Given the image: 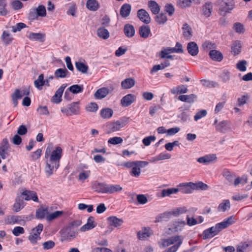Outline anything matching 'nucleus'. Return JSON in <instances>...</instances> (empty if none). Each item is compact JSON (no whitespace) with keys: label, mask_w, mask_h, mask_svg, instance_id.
I'll use <instances>...</instances> for the list:
<instances>
[{"label":"nucleus","mask_w":252,"mask_h":252,"mask_svg":"<svg viewBox=\"0 0 252 252\" xmlns=\"http://www.w3.org/2000/svg\"><path fill=\"white\" fill-rule=\"evenodd\" d=\"M135 84L134 79L132 78H128L121 82V87L123 89H128L133 87Z\"/></svg>","instance_id":"obj_26"},{"label":"nucleus","mask_w":252,"mask_h":252,"mask_svg":"<svg viewBox=\"0 0 252 252\" xmlns=\"http://www.w3.org/2000/svg\"><path fill=\"white\" fill-rule=\"evenodd\" d=\"M83 85H73L69 87L68 90L72 93L76 94L82 93L83 91Z\"/></svg>","instance_id":"obj_49"},{"label":"nucleus","mask_w":252,"mask_h":252,"mask_svg":"<svg viewBox=\"0 0 252 252\" xmlns=\"http://www.w3.org/2000/svg\"><path fill=\"white\" fill-rule=\"evenodd\" d=\"M108 224L115 227L120 226L123 223V220L121 219H119L115 216L109 217L107 219Z\"/></svg>","instance_id":"obj_23"},{"label":"nucleus","mask_w":252,"mask_h":252,"mask_svg":"<svg viewBox=\"0 0 252 252\" xmlns=\"http://www.w3.org/2000/svg\"><path fill=\"white\" fill-rule=\"evenodd\" d=\"M202 47L204 50L208 51L211 49L215 48L216 45L212 42L206 41L202 44Z\"/></svg>","instance_id":"obj_61"},{"label":"nucleus","mask_w":252,"mask_h":252,"mask_svg":"<svg viewBox=\"0 0 252 252\" xmlns=\"http://www.w3.org/2000/svg\"><path fill=\"white\" fill-rule=\"evenodd\" d=\"M37 15L40 17H45L46 15V10L45 7L43 5H39L35 9Z\"/></svg>","instance_id":"obj_57"},{"label":"nucleus","mask_w":252,"mask_h":252,"mask_svg":"<svg viewBox=\"0 0 252 252\" xmlns=\"http://www.w3.org/2000/svg\"><path fill=\"white\" fill-rule=\"evenodd\" d=\"M247 62L245 60H242L237 63L236 64L237 68L241 71H245L247 69L246 65Z\"/></svg>","instance_id":"obj_62"},{"label":"nucleus","mask_w":252,"mask_h":252,"mask_svg":"<svg viewBox=\"0 0 252 252\" xmlns=\"http://www.w3.org/2000/svg\"><path fill=\"white\" fill-rule=\"evenodd\" d=\"M212 10L213 5L211 2H207L203 6V14L206 17H209L211 16Z\"/></svg>","instance_id":"obj_36"},{"label":"nucleus","mask_w":252,"mask_h":252,"mask_svg":"<svg viewBox=\"0 0 252 252\" xmlns=\"http://www.w3.org/2000/svg\"><path fill=\"white\" fill-rule=\"evenodd\" d=\"M148 6L154 14H158L160 11V7L157 2L154 0L148 1Z\"/></svg>","instance_id":"obj_37"},{"label":"nucleus","mask_w":252,"mask_h":252,"mask_svg":"<svg viewBox=\"0 0 252 252\" xmlns=\"http://www.w3.org/2000/svg\"><path fill=\"white\" fill-rule=\"evenodd\" d=\"M91 171L90 170L83 171L78 175V180L83 183L86 179H88L90 176Z\"/></svg>","instance_id":"obj_54"},{"label":"nucleus","mask_w":252,"mask_h":252,"mask_svg":"<svg viewBox=\"0 0 252 252\" xmlns=\"http://www.w3.org/2000/svg\"><path fill=\"white\" fill-rule=\"evenodd\" d=\"M152 235L150 230H145L144 231H139L137 233V237L139 240H144Z\"/></svg>","instance_id":"obj_51"},{"label":"nucleus","mask_w":252,"mask_h":252,"mask_svg":"<svg viewBox=\"0 0 252 252\" xmlns=\"http://www.w3.org/2000/svg\"><path fill=\"white\" fill-rule=\"evenodd\" d=\"M42 150L40 149H37L36 151L31 153V158L32 160H36L38 159L41 155Z\"/></svg>","instance_id":"obj_63"},{"label":"nucleus","mask_w":252,"mask_h":252,"mask_svg":"<svg viewBox=\"0 0 252 252\" xmlns=\"http://www.w3.org/2000/svg\"><path fill=\"white\" fill-rule=\"evenodd\" d=\"M179 191L178 188H168L162 190L161 192V196L162 197H165L166 196H169L171 194H176Z\"/></svg>","instance_id":"obj_42"},{"label":"nucleus","mask_w":252,"mask_h":252,"mask_svg":"<svg viewBox=\"0 0 252 252\" xmlns=\"http://www.w3.org/2000/svg\"><path fill=\"white\" fill-rule=\"evenodd\" d=\"M107 184L105 183L94 182L92 185V189L99 193H106Z\"/></svg>","instance_id":"obj_14"},{"label":"nucleus","mask_w":252,"mask_h":252,"mask_svg":"<svg viewBox=\"0 0 252 252\" xmlns=\"http://www.w3.org/2000/svg\"><path fill=\"white\" fill-rule=\"evenodd\" d=\"M63 212L62 211H57L54 212L53 213L49 214L47 216V220L48 221H51L59 217L62 216L63 214Z\"/></svg>","instance_id":"obj_56"},{"label":"nucleus","mask_w":252,"mask_h":252,"mask_svg":"<svg viewBox=\"0 0 252 252\" xmlns=\"http://www.w3.org/2000/svg\"><path fill=\"white\" fill-rule=\"evenodd\" d=\"M7 2L6 0H0V15L5 16L8 12L6 8Z\"/></svg>","instance_id":"obj_52"},{"label":"nucleus","mask_w":252,"mask_h":252,"mask_svg":"<svg viewBox=\"0 0 252 252\" xmlns=\"http://www.w3.org/2000/svg\"><path fill=\"white\" fill-rule=\"evenodd\" d=\"M86 7L91 11H96L99 7L98 2L96 0H88L86 3Z\"/></svg>","instance_id":"obj_32"},{"label":"nucleus","mask_w":252,"mask_h":252,"mask_svg":"<svg viewBox=\"0 0 252 252\" xmlns=\"http://www.w3.org/2000/svg\"><path fill=\"white\" fill-rule=\"evenodd\" d=\"M97 36L103 39H107L109 37L110 33L108 31L104 28H99L97 30Z\"/></svg>","instance_id":"obj_38"},{"label":"nucleus","mask_w":252,"mask_h":252,"mask_svg":"<svg viewBox=\"0 0 252 252\" xmlns=\"http://www.w3.org/2000/svg\"><path fill=\"white\" fill-rule=\"evenodd\" d=\"M77 235V233L73 228L69 227L66 228L62 233V238L66 241H71L74 239Z\"/></svg>","instance_id":"obj_9"},{"label":"nucleus","mask_w":252,"mask_h":252,"mask_svg":"<svg viewBox=\"0 0 252 252\" xmlns=\"http://www.w3.org/2000/svg\"><path fill=\"white\" fill-rule=\"evenodd\" d=\"M66 85L63 84L56 92L52 98V101L55 103H59L62 101V97Z\"/></svg>","instance_id":"obj_12"},{"label":"nucleus","mask_w":252,"mask_h":252,"mask_svg":"<svg viewBox=\"0 0 252 252\" xmlns=\"http://www.w3.org/2000/svg\"><path fill=\"white\" fill-rule=\"evenodd\" d=\"M30 219H31L29 218L27 216H13L7 219V223L12 224L15 223H20L22 221H28Z\"/></svg>","instance_id":"obj_19"},{"label":"nucleus","mask_w":252,"mask_h":252,"mask_svg":"<svg viewBox=\"0 0 252 252\" xmlns=\"http://www.w3.org/2000/svg\"><path fill=\"white\" fill-rule=\"evenodd\" d=\"M123 190V188L119 185H107L106 193L112 194L114 192H120Z\"/></svg>","instance_id":"obj_31"},{"label":"nucleus","mask_w":252,"mask_h":252,"mask_svg":"<svg viewBox=\"0 0 252 252\" xmlns=\"http://www.w3.org/2000/svg\"><path fill=\"white\" fill-rule=\"evenodd\" d=\"M21 195L25 196L24 199L25 200L32 199L36 202H38L39 201L37 194L34 191L25 190L22 192Z\"/></svg>","instance_id":"obj_17"},{"label":"nucleus","mask_w":252,"mask_h":252,"mask_svg":"<svg viewBox=\"0 0 252 252\" xmlns=\"http://www.w3.org/2000/svg\"><path fill=\"white\" fill-rule=\"evenodd\" d=\"M79 101L73 102L68 104L65 107L61 109V112L66 116L77 115L80 112Z\"/></svg>","instance_id":"obj_7"},{"label":"nucleus","mask_w":252,"mask_h":252,"mask_svg":"<svg viewBox=\"0 0 252 252\" xmlns=\"http://www.w3.org/2000/svg\"><path fill=\"white\" fill-rule=\"evenodd\" d=\"M44 75L42 74H40L37 79L35 80L34 82L35 87L39 90L42 89V87L44 85Z\"/></svg>","instance_id":"obj_46"},{"label":"nucleus","mask_w":252,"mask_h":252,"mask_svg":"<svg viewBox=\"0 0 252 252\" xmlns=\"http://www.w3.org/2000/svg\"><path fill=\"white\" fill-rule=\"evenodd\" d=\"M229 123L227 121H222L218 123V120L216 119L215 120L214 125L216 126V130L220 132H224L227 128V126Z\"/></svg>","instance_id":"obj_22"},{"label":"nucleus","mask_w":252,"mask_h":252,"mask_svg":"<svg viewBox=\"0 0 252 252\" xmlns=\"http://www.w3.org/2000/svg\"><path fill=\"white\" fill-rule=\"evenodd\" d=\"M62 149L60 147H57L50 155V151L47 148L45 153V158H48L47 160L45 167V172L47 176H50L53 174L54 169H58L60 166V161L62 156Z\"/></svg>","instance_id":"obj_1"},{"label":"nucleus","mask_w":252,"mask_h":252,"mask_svg":"<svg viewBox=\"0 0 252 252\" xmlns=\"http://www.w3.org/2000/svg\"><path fill=\"white\" fill-rule=\"evenodd\" d=\"M196 98V95L194 94L189 95H181L178 97V99L183 101L189 103H192L194 102V99Z\"/></svg>","instance_id":"obj_39"},{"label":"nucleus","mask_w":252,"mask_h":252,"mask_svg":"<svg viewBox=\"0 0 252 252\" xmlns=\"http://www.w3.org/2000/svg\"><path fill=\"white\" fill-rule=\"evenodd\" d=\"M148 164V162L145 161H127L121 164L127 168H131L129 174L131 176L137 178L141 174V168L146 167Z\"/></svg>","instance_id":"obj_3"},{"label":"nucleus","mask_w":252,"mask_h":252,"mask_svg":"<svg viewBox=\"0 0 252 252\" xmlns=\"http://www.w3.org/2000/svg\"><path fill=\"white\" fill-rule=\"evenodd\" d=\"M23 96L22 92H21L19 89L15 90L14 93L12 94V100L15 107L18 104V100L21 99Z\"/></svg>","instance_id":"obj_35"},{"label":"nucleus","mask_w":252,"mask_h":252,"mask_svg":"<svg viewBox=\"0 0 252 252\" xmlns=\"http://www.w3.org/2000/svg\"><path fill=\"white\" fill-rule=\"evenodd\" d=\"M9 148L8 140L4 138L0 143V156L3 159L6 158L8 156V149Z\"/></svg>","instance_id":"obj_8"},{"label":"nucleus","mask_w":252,"mask_h":252,"mask_svg":"<svg viewBox=\"0 0 252 252\" xmlns=\"http://www.w3.org/2000/svg\"><path fill=\"white\" fill-rule=\"evenodd\" d=\"M29 38L33 41L40 40L43 37V34L40 33L31 32L28 36Z\"/></svg>","instance_id":"obj_59"},{"label":"nucleus","mask_w":252,"mask_h":252,"mask_svg":"<svg viewBox=\"0 0 252 252\" xmlns=\"http://www.w3.org/2000/svg\"><path fill=\"white\" fill-rule=\"evenodd\" d=\"M183 241V237L181 235H175L167 239L161 240V245L162 247L165 248L172 244L176 243L173 246H177V249L182 245Z\"/></svg>","instance_id":"obj_5"},{"label":"nucleus","mask_w":252,"mask_h":252,"mask_svg":"<svg viewBox=\"0 0 252 252\" xmlns=\"http://www.w3.org/2000/svg\"><path fill=\"white\" fill-rule=\"evenodd\" d=\"M135 100V96L134 94H129L124 96L121 100V103L123 106L127 107L131 105Z\"/></svg>","instance_id":"obj_18"},{"label":"nucleus","mask_w":252,"mask_h":252,"mask_svg":"<svg viewBox=\"0 0 252 252\" xmlns=\"http://www.w3.org/2000/svg\"><path fill=\"white\" fill-rule=\"evenodd\" d=\"M193 189L194 190L201 189V190H207L209 188L208 186L203 183L202 182H199L196 183H193Z\"/></svg>","instance_id":"obj_55"},{"label":"nucleus","mask_w":252,"mask_h":252,"mask_svg":"<svg viewBox=\"0 0 252 252\" xmlns=\"http://www.w3.org/2000/svg\"><path fill=\"white\" fill-rule=\"evenodd\" d=\"M96 225V223L94 220V218L93 217H90L87 220V222L80 227V231L81 232H85L93 229Z\"/></svg>","instance_id":"obj_15"},{"label":"nucleus","mask_w":252,"mask_h":252,"mask_svg":"<svg viewBox=\"0 0 252 252\" xmlns=\"http://www.w3.org/2000/svg\"><path fill=\"white\" fill-rule=\"evenodd\" d=\"M48 209L47 208H40L36 210V217L37 219H43L46 216L48 215Z\"/></svg>","instance_id":"obj_50"},{"label":"nucleus","mask_w":252,"mask_h":252,"mask_svg":"<svg viewBox=\"0 0 252 252\" xmlns=\"http://www.w3.org/2000/svg\"><path fill=\"white\" fill-rule=\"evenodd\" d=\"M110 93L108 88L102 87L98 89L95 93L94 96L96 99H101L106 97Z\"/></svg>","instance_id":"obj_20"},{"label":"nucleus","mask_w":252,"mask_h":252,"mask_svg":"<svg viewBox=\"0 0 252 252\" xmlns=\"http://www.w3.org/2000/svg\"><path fill=\"white\" fill-rule=\"evenodd\" d=\"M137 16L139 19L145 24L151 22V18L149 13L144 9H141L137 11Z\"/></svg>","instance_id":"obj_16"},{"label":"nucleus","mask_w":252,"mask_h":252,"mask_svg":"<svg viewBox=\"0 0 252 252\" xmlns=\"http://www.w3.org/2000/svg\"><path fill=\"white\" fill-rule=\"evenodd\" d=\"M186 225L185 220L180 219L172 220L167 225L166 232L168 234L178 233L184 229Z\"/></svg>","instance_id":"obj_4"},{"label":"nucleus","mask_w":252,"mask_h":252,"mask_svg":"<svg viewBox=\"0 0 252 252\" xmlns=\"http://www.w3.org/2000/svg\"><path fill=\"white\" fill-rule=\"evenodd\" d=\"M151 30L149 26L143 25L139 28V33L140 36L146 38L149 36Z\"/></svg>","instance_id":"obj_30"},{"label":"nucleus","mask_w":252,"mask_h":252,"mask_svg":"<svg viewBox=\"0 0 252 252\" xmlns=\"http://www.w3.org/2000/svg\"><path fill=\"white\" fill-rule=\"evenodd\" d=\"M123 139L121 137H113L109 139L108 143L112 145H117L122 143Z\"/></svg>","instance_id":"obj_60"},{"label":"nucleus","mask_w":252,"mask_h":252,"mask_svg":"<svg viewBox=\"0 0 252 252\" xmlns=\"http://www.w3.org/2000/svg\"><path fill=\"white\" fill-rule=\"evenodd\" d=\"M241 44L239 41H236L232 44L231 52L234 55L239 54L241 52Z\"/></svg>","instance_id":"obj_45"},{"label":"nucleus","mask_w":252,"mask_h":252,"mask_svg":"<svg viewBox=\"0 0 252 252\" xmlns=\"http://www.w3.org/2000/svg\"><path fill=\"white\" fill-rule=\"evenodd\" d=\"M131 10V5L128 3H125L121 7L120 15L122 17L126 18L129 15Z\"/></svg>","instance_id":"obj_25"},{"label":"nucleus","mask_w":252,"mask_h":252,"mask_svg":"<svg viewBox=\"0 0 252 252\" xmlns=\"http://www.w3.org/2000/svg\"><path fill=\"white\" fill-rule=\"evenodd\" d=\"M230 206L229 200L228 199H225L219 204L218 207V211L224 212L229 209Z\"/></svg>","instance_id":"obj_41"},{"label":"nucleus","mask_w":252,"mask_h":252,"mask_svg":"<svg viewBox=\"0 0 252 252\" xmlns=\"http://www.w3.org/2000/svg\"><path fill=\"white\" fill-rule=\"evenodd\" d=\"M127 118H122L115 122L108 123L107 125L108 129V132L112 133L120 130L127 124Z\"/></svg>","instance_id":"obj_6"},{"label":"nucleus","mask_w":252,"mask_h":252,"mask_svg":"<svg viewBox=\"0 0 252 252\" xmlns=\"http://www.w3.org/2000/svg\"><path fill=\"white\" fill-rule=\"evenodd\" d=\"M24 206V202L23 199L18 197L16 198L15 202L13 205V210L15 212L20 211Z\"/></svg>","instance_id":"obj_34"},{"label":"nucleus","mask_w":252,"mask_h":252,"mask_svg":"<svg viewBox=\"0 0 252 252\" xmlns=\"http://www.w3.org/2000/svg\"><path fill=\"white\" fill-rule=\"evenodd\" d=\"M124 32L125 35L127 37H131L135 34V29L134 27L130 24H126L124 26Z\"/></svg>","instance_id":"obj_29"},{"label":"nucleus","mask_w":252,"mask_h":252,"mask_svg":"<svg viewBox=\"0 0 252 252\" xmlns=\"http://www.w3.org/2000/svg\"><path fill=\"white\" fill-rule=\"evenodd\" d=\"M217 158L214 154L208 155L197 158V161L200 163H207L212 162Z\"/></svg>","instance_id":"obj_27"},{"label":"nucleus","mask_w":252,"mask_h":252,"mask_svg":"<svg viewBox=\"0 0 252 252\" xmlns=\"http://www.w3.org/2000/svg\"><path fill=\"white\" fill-rule=\"evenodd\" d=\"M100 114L103 119H109L113 116V111L111 108H104L101 110Z\"/></svg>","instance_id":"obj_33"},{"label":"nucleus","mask_w":252,"mask_h":252,"mask_svg":"<svg viewBox=\"0 0 252 252\" xmlns=\"http://www.w3.org/2000/svg\"><path fill=\"white\" fill-rule=\"evenodd\" d=\"M188 89L187 86L181 85L173 88L171 90V93L172 94H186L188 92Z\"/></svg>","instance_id":"obj_28"},{"label":"nucleus","mask_w":252,"mask_h":252,"mask_svg":"<svg viewBox=\"0 0 252 252\" xmlns=\"http://www.w3.org/2000/svg\"><path fill=\"white\" fill-rule=\"evenodd\" d=\"M234 222L235 220L233 216L227 218L223 221L217 223L215 226L204 230L203 232L204 239H207L214 237L222 229L227 227Z\"/></svg>","instance_id":"obj_2"},{"label":"nucleus","mask_w":252,"mask_h":252,"mask_svg":"<svg viewBox=\"0 0 252 252\" xmlns=\"http://www.w3.org/2000/svg\"><path fill=\"white\" fill-rule=\"evenodd\" d=\"M172 216H173V215L172 214V211L163 212L161 214H160L157 217V218H156L157 221H159L160 220H166V219H169Z\"/></svg>","instance_id":"obj_47"},{"label":"nucleus","mask_w":252,"mask_h":252,"mask_svg":"<svg viewBox=\"0 0 252 252\" xmlns=\"http://www.w3.org/2000/svg\"><path fill=\"white\" fill-rule=\"evenodd\" d=\"M68 71L65 68H58L55 72V77L59 78H65L66 77Z\"/></svg>","instance_id":"obj_48"},{"label":"nucleus","mask_w":252,"mask_h":252,"mask_svg":"<svg viewBox=\"0 0 252 252\" xmlns=\"http://www.w3.org/2000/svg\"><path fill=\"white\" fill-rule=\"evenodd\" d=\"M248 182L247 176L246 175L243 176L242 177H238L234 180V185L236 186L240 184L243 185L246 184Z\"/></svg>","instance_id":"obj_58"},{"label":"nucleus","mask_w":252,"mask_h":252,"mask_svg":"<svg viewBox=\"0 0 252 252\" xmlns=\"http://www.w3.org/2000/svg\"><path fill=\"white\" fill-rule=\"evenodd\" d=\"M193 186V183L192 182L181 183L178 185V189L182 193L189 194L191 193L194 190Z\"/></svg>","instance_id":"obj_10"},{"label":"nucleus","mask_w":252,"mask_h":252,"mask_svg":"<svg viewBox=\"0 0 252 252\" xmlns=\"http://www.w3.org/2000/svg\"><path fill=\"white\" fill-rule=\"evenodd\" d=\"M172 211L173 217H178L182 214L186 213L188 212V209L185 206H182L175 208Z\"/></svg>","instance_id":"obj_43"},{"label":"nucleus","mask_w":252,"mask_h":252,"mask_svg":"<svg viewBox=\"0 0 252 252\" xmlns=\"http://www.w3.org/2000/svg\"><path fill=\"white\" fill-rule=\"evenodd\" d=\"M155 20L159 24L162 25L166 22L167 18L165 14L160 13L157 15Z\"/></svg>","instance_id":"obj_53"},{"label":"nucleus","mask_w":252,"mask_h":252,"mask_svg":"<svg viewBox=\"0 0 252 252\" xmlns=\"http://www.w3.org/2000/svg\"><path fill=\"white\" fill-rule=\"evenodd\" d=\"M1 38L3 45L5 46L11 44L14 40L13 35L7 31L3 32Z\"/></svg>","instance_id":"obj_13"},{"label":"nucleus","mask_w":252,"mask_h":252,"mask_svg":"<svg viewBox=\"0 0 252 252\" xmlns=\"http://www.w3.org/2000/svg\"><path fill=\"white\" fill-rule=\"evenodd\" d=\"M183 31V35L186 39H189L192 36V32L191 28L187 23H185L182 28Z\"/></svg>","instance_id":"obj_40"},{"label":"nucleus","mask_w":252,"mask_h":252,"mask_svg":"<svg viewBox=\"0 0 252 252\" xmlns=\"http://www.w3.org/2000/svg\"><path fill=\"white\" fill-rule=\"evenodd\" d=\"M75 65L76 69L82 73H86L89 69L87 65L80 62H76Z\"/></svg>","instance_id":"obj_44"},{"label":"nucleus","mask_w":252,"mask_h":252,"mask_svg":"<svg viewBox=\"0 0 252 252\" xmlns=\"http://www.w3.org/2000/svg\"><path fill=\"white\" fill-rule=\"evenodd\" d=\"M220 4L219 13L221 15L223 16H224L226 13L230 12L233 8V5L230 3L221 1Z\"/></svg>","instance_id":"obj_11"},{"label":"nucleus","mask_w":252,"mask_h":252,"mask_svg":"<svg viewBox=\"0 0 252 252\" xmlns=\"http://www.w3.org/2000/svg\"><path fill=\"white\" fill-rule=\"evenodd\" d=\"M210 58L215 61L220 62L223 59V55L219 51L211 50L209 54Z\"/></svg>","instance_id":"obj_24"},{"label":"nucleus","mask_w":252,"mask_h":252,"mask_svg":"<svg viewBox=\"0 0 252 252\" xmlns=\"http://www.w3.org/2000/svg\"><path fill=\"white\" fill-rule=\"evenodd\" d=\"M188 53L192 56H196L199 52V49L197 44L193 41L188 43L187 45Z\"/></svg>","instance_id":"obj_21"},{"label":"nucleus","mask_w":252,"mask_h":252,"mask_svg":"<svg viewBox=\"0 0 252 252\" xmlns=\"http://www.w3.org/2000/svg\"><path fill=\"white\" fill-rule=\"evenodd\" d=\"M25 233V230L23 227L21 226L15 227L12 230V233L15 236H18L20 234H23Z\"/></svg>","instance_id":"obj_64"}]
</instances>
